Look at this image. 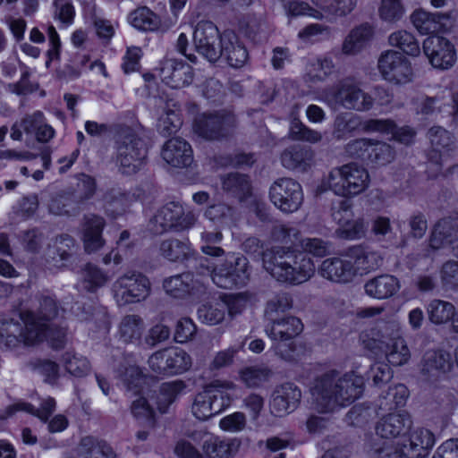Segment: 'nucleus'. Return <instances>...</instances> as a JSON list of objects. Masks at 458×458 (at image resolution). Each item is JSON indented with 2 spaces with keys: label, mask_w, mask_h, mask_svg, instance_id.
Returning <instances> with one entry per match:
<instances>
[{
  "label": "nucleus",
  "mask_w": 458,
  "mask_h": 458,
  "mask_svg": "<svg viewBox=\"0 0 458 458\" xmlns=\"http://www.w3.org/2000/svg\"><path fill=\"white\" fill-rule=\"evenodd\" d=\"M364 379L354 371L328 370L318 376L310 386L312 405L320 413H332L359 399Z\"/></svg>",
  "instance_id": "nucleus-1"
},
{
  "label": "nucleus",
  "mask_w": 458,
  "mask_h": 458,
  "mask_svg": "<svg viewBox=\"0 0 458 458\" xmlns=\"http://www.w3.org/2000/svg\"><path fill=\"white\" fill-rule=\"evenodd\" d=\"M262 266L275 280L291 285L308 282L316 271L311 258L301 250L283 246L264 250Z\"/></svg>",
  "instance_id": "nucleus-2"
},
{
  "label": "nucleus",
  "mask_w": 458,
  "mask_h": 458,
  "mask_svg": "<svg viewBox=\"0 0 458 458\" xmlns=\"http://www.w3.org/2000/svg\"><path fill=\"white\" fill-rule=\"evenodd\" d=\"M434 434L424 428H417L411 431L408 444H403L398 450L392 443L373 439L369 443V450L373 458H424L435 445Z\"/></svg>",
  "instance_id": "nucleus-3"
},
{
  "label": "nucleus",
  "mask_w": 458,
  "mask_h": 458,
  "mask_svg": "<svg viewBox=\"0 0 458 458\" xmlns=\"http://www.w3.org/2000/svg\"><path fill=\"white\" fill-rule=\"evenodd\" d=\"M324 100L330 106H339L356 112H368L374 106V98L360 82L347 77L323 92Z\"/></svg>",
  "instance_id": "nucleus-4"
},
{
  "label": "nucleus",
  "mask_w": 458,
  "mask_h": 458,
  "mask_svg": "<svg viewBox=\"0 0 458 458\" xmlns=\"http://www.w3.org/2000/svg\"><path fill=\"white\" fill-rule=\"evenodd\" d=\"M369 174L366 168L349 163L333 168L325 180L327 189L335 195L351 198L364 192L369 186Z\"/></svg>",
  "instance_id": "nucleus-5"
},
{
  "label": "nucleus",
  "mask_w": 458,
  "mask_h": 458,
  "mask_svg": "<svg viewBox=\"0 0 458 458\" xmlns=\"http://www.w3.org/2000/svg\"><path fill=\"white\" fill-rule=\"evenodd\" d=\"M234 388L235 386L229 381L211 382L195 396L192 404L193 415L200 420H207L220 413L230 406L232 401L230 391Z\"/></svg>",
  "instance_id": "nucleus-6"
},
{
  "label": "nucleus",
  "mask_w": 458,
  "mask_h": 458,
  "mask_svg": "<svg viewBox=\"0 0 458 458\" xmlns=\"http://www.w3.org/2000/svg\"><path fill=\"white\" fill-rule=\"evenodd\" d=\"M198 216L193 211L185 212L182 205L177 201H170L161 207L149 219V229L156 234L169 230L182 232L195 225Z\"/></svg>",
  "instance_id": "nucleus-7"
},
{
  "label": "nucleus",
  "mask_w": 458,
  "mask_h": 458,
  "mask_svg": "<svg viewBox=\"0 0 458 458\" xmlns=\"http://www.w3.org/2000/svg\"><path fill=\"white\" fill-rule=\"evenodd\" d=\"M34 317H25L24 313L20 314V320L4 318L0 321V344L12 349L17 347L21 343L25 345H34L42 342L40 329L33 327Z\"/></svg>",
  "instance_id": "nucleus-8"
},
{
  "label": "nucleus",
  "mask_w": 458,
  "mask_h": 458,
  "mask_svg": "<svg viewBox=\"0 0 458 458\" xmlns=\"http://www.w3.org/2000/svg\"><path fill=\"white\" fill-rule=\"evenodd\" d=\"M250 262L243 255H230L216 267L211 278L215 284L224 289L245 286L250 279Z\"/></svg>",
  "instance_id": "nucleus-9"
},
{
  "label": "nucleus",
  "mask_w": 458,
  "mask_h": 458,
  "mask_svg": "<svg viewBox=\"0 0 458 458\" xmlns=\"http://www.w3.org/2000/svg\"><path fill=\"white\" fill-rule=\"evenodd\" d=\"M332 218L338 225L335 235L344 240H360L366 236L369 222L363 216L354 217L352 204L340 200L332 208Z\"/></svg>",
  "instance_id": "nucleus-10"
},
{
  "label": "nucleus",
  "mask_w": 458,
  "mask_h": 458,
  "mask_svg": "<svg viewBox=\"0 0 458 458\" xmlns=\"http://www.w3.org/2000/svg\"><path fill=\"white\" fill-rule=\"evenodd\" d=\"M116 133L117 162L120 163L123 174H133L142 165L141 140L136 138L132 129L127 126H118Z\"/></svg>",
  "instance_id": "nucleus-11"
},
{
  "label": "nucleus",
  "mask_w": 458,
  "mask_h": 458,
  "mask_svg": "<svg viewBox=\"0 0 458 458\" xmlns=\"http://www.w3.org/2000/svg\"><path fill=\"white\" fill-rule=\"evenodd\" d=\"M186 387L182 380L176 379L161 384L158 393L154 391L145 399V426L154 428L158 414L166 412L169 405Z\"/></svg>",
  "instance_id": "nucleus-12"
},
{
  "label": "nucleus",
  "mask_w": 458,
  "mask_h": 458,
  "mask_svg": "<svg viewBox=\"0 0 458 458\" xmlns=\"http://www.w3.org/2000/svg\"><path fill=\"white\" fill-rule=\"evenodd\" d=\"M191 356L178 347H168L154 352L148 360L149 369L157 375L174 376L191 367Z\"/></svg>",
  "instance_id": "nucleus-13"
},
{
  "label": "nucleus",
  "mask_w": 458,
  "mask_h": 458,
  "mask_svg": "<svg viewBox=\"0 0 458 458\" xmlns=\"http://www.w3.org/2000/svg\"><path fill=\"white\" fill-rule=\"evenodd\" d=\"M377 68L382 78L394 85H405L413 80L411 62L396 50L382 52L377 61Z\"/></svg>",
  "instance_id": "nucleus-14"
},
{
  "label": "nucleus",
  "mask_w": 458,
  "mask_h": 458,
  "mask_svg": "<svg viewBox=\"0 0 458 458\" xmlns=\"http://www.w3.org/2000/svg\"><path fill=\"white\" fill-rule=\"evenodd\" d=\"M235 125V117L230 113H204L195 118L193 131L205 140H214L229 135Z\"/></svg>",
  "instance_id": "nucleus-15"
},
{
  "label": "nucleus",
  "mask_w": 458,
  "mask_h": 458,
  "mask_svg": "<svg viewBox=\"0 0 458 458\" xmlns=\"http://www.w3.org/2000/svg\"><path fill=\"white\" fill-rule=\"evenodd\" d=\"M269 199L276 208L289 214L297 211L303 202L301 185L292 178H280L269 188Z\"/></svg>",
  "instance_id": "nucleus-16"
},
{
  "label": "nucleus",
  "mask_w": 458,
  "mask_h": 458,
  "mask_svg": "<svg viewBox=\"0 0 458 458\" xmlns=\"http://www.w3.org/2000/svg\"><path fill=\"white\" fill-rule=\"evenodd\" d=\"M220 38L218 29L211 21L199 22L193 32L196 50L209 62L221 58V52H218Z\"/></svg>",
  "instance_id": "nucleus-17"
},
{
  "label": "nucleus",
  "mask_w": 458,
  "mask_h": 458,
  "mask_svg": "<svg viewBox=\"0 0 458 458\" xmlns=\"http://www.w3.org/2000/svg\"><path fill=\"white\" fill-rule=\"evenodd\" d=\"M412 420L410 414L405 411L398 412H390L381 417L376 424V433L380 437H372L367 443V448L369 454L373 457L369 450V443L373 439H392L405 435L411 428Z\"/></svg>",
  "instance_id": "nucleus-18"
},
{
  "label": "nucleus",
  "mask_w": 458,
  "mask_h": 458,
  "mask_svg": "<svg viewBox=\"0 0 458 458\" xmlns=\"http://www.w3.org/2000/svg\"><path fill=\"white\" fill-rule=\"evenodd\" d=\"M423 52L436 68L448 69L455 61L454 46L443 37H428L423 42Z\"/></svg>",
  "instance_id": "nucleus-19"
},
{
  "label": "nucleus",
  "mask_w": 458,
  "mask_h": 458,
  "mask_svg": "<svg viewBox=\"0 0 458 458\" xmlns=\"http://www.w3.org/2000/svg\"><path fill=\"white\" fill-rule=\"evenodd\" d=\"M156 72L161 81L173 89L190 85L193 80L192 67L176 59L165 60Z\"/></svg>",
  "instance_id": "nucleus-20"
},
{
  "label": "nucleus",
  "mask_w": 458,
  "mask_h": 458,
  "mask_svg": "<svg viewBox=\"0 0 458 458\" xmlns=\"http://www.w3.org/2000/svg\"><path fill=\"white\" fill-rule=\"evenodd\" d=\"M302 329L303 325L301 319L296 317H286L273 321L271 327H267L266 331L273 341L277 342L274 345L276 352L280 354L282 358L286 359L289 354L284 352L282 343L291 341L299 335Z\"/></svg>",
  "instance_id": "nucleus-21"
},
{
  "label": "nucleus",
  "mask_w": 458,
  "mask_h": 458,
  "mask_svg": "<svg viewBox=\"0 0 458 458\" xmlns=\"http://www.w3.org/2000/svg\"><path fill=\"white\" fill-rule=\"evenodd\" d=\"M163 160L175 168L189 167L193 162L191 146L181 137H174L166 140L161 150Z\"/></svg>",
  "instance_id": "nucleus-22"
},
{
  "label": "nucleus",
  "mask_w": 458,
  "mask_h": 458,
  "mask_svg": "<svg viewBox=\"0 0 458 458\" xmlns=\"http://www.w3.org/2000/svg\"><path fill=\"white\" fill-rule=\"evenodd\" d=\"M428 137L431 144L428 160L432 165L436 166V172H438L442 162L454 148V139L449 131L438 126L429 129Z\"/></svg>",
  "instance_id": "nucleus-23"
},
{
  "label": "nucleus",
  "mask_w": 458,
  "mask_h": 458,
  "mask_svg": "<svg viewBox=\"0 0 458 458\" xmlns=\"http://www.w3.org/2000/svg\"><path fill=\"white\" fill-rule=\"evenodd\" d=\"M301 398V392L293 383H285L277 386L270 403L271 412L276 416H284L293 411Z\"/></svg>",
  "instance_id": "nucleus-24"
},
{
  "label": "nucleus",
  "mask_w": 458,
  "mask_h": 458,
  "mask_svg": "<svg viewBox=\"0 0 458 458\" xmlns=\"http://www.w3.org/2000/svg\"><path fill=\"white\" fill-rule=\"evenodd\" d=\"M323 278L334 283L346 284L354 278V268L352 260L343 255V258L333 257L324 259L318 269Z\"/></svg>",
  "instance_id": "nucleus-25"
},
{
  "label": "nucleus",
  "mask_w": 458,
  "mask_h": 458,
  "mask_svg": "<svg viewBox=\"0 0 458 458\" xmlns=\"http://www.w3.org/2000/svg\"><path fill=\"white\" fill-rule=\"evenodd\" d=\"M451 356L444 351L429 350L426 352L420 361V374L428 381L439 378L450 371Z\"/></svg>",
  "instance_id": "nucleus-26"
},
{
  "label": "nucleus",
  "mask_w": 458,
  "mask_h": 458,
  "mask_svg": "<svg viewBox=\"0 0 458 458\" xmlns=\"http://www.w3.org/2000/svg\"><path fill=\"white\" fill-rule=\"evenodd\" d=\"M366 336V347L377 353L382 352L393 341L403 335L397 323L386 322L371 328Z\"/></svg>",
  "instance_id": "nucleus-27"
},
{
  "label": "nucleus",
  "mask_w": 458,
  "mask_h": 458,
  "mask_svg": "<svg viewBox=\"0 0 458 458\" xmlns=\"http://www.w3.org/2000/svg\"><path fill=\"white\" fill-rule=\"evenodd\" d=\"M280 161L288 170L305 173L314 164V151L306 146L293 145L284 149Z\"/></svg>",
  "instance_id": "nucleus-28"
},
{
  "label": "nucleus",
  "mask_w": 458,
  "mask_h": 458,
  "mask_svg": "<svg viewBox=\"0 0 458 458\" xmlns=\"http://www.w3.org/2000/svg\"><path fill=\"white\" fill-rule=\"evenodd\" d=\"M219 47L221 57L225 58L230 66L240 68L244 65L248 59V52L234 32L227 30L221 34Z\"/></svg>",
  "instance_id": "nucleus-29"
},
{
  "label": "nucleus",
  "mask_w": 458,
  "mask_h": 458,
  "mask_svg": "<svg viewBox=\"0 0 458 458\" xmlns=\"http://www.w3.org/2000/svg\"><path fill=\"white\" fill-rule=\"evenodd\" d=\"M344 257L352 260L354 276L358 272L368 273L376 270L382 265V258L377 251L370 250L362 245H354L348 248Z\"/></svg>",
  "instance_id": "nucleus-30"
},
{
  "label": "nucleus",
  "mask_w": 458,
  "mask_h": 458,
  "mask_svg": "<svg viewBox=\"0 0 458 458\" xmlns=\"http://www.w3.org/2000/svg\"><path fill=\"white\" fill-rule=\"evenodd\" d=\"M458 236V210L450 216L440 219L434 226L430 246L433 249H440L453 244Z\"/></svg>",
  "instance_id": "nucleus-31"
},
{
  "label": "nucleus",
  "mask_w": 458,
  "mask_h": 458,
  "mask_svg": "<svg viewBox=\"0 0 458 458\" xmlns=\"http://www.w3.org/2000/svg\"><path fill=\"white\" fill-rule=\"evenodd\" d=\"M411 20L421 34L437 33L445 30L450 23V15L442 13H428L424 10L415 11Z\"/></svg>",
  "instance_id": "nucleus-32"
},
{
  "label": "nucleus",
  "mask_w": 458,
  "mask_h": 458,
  "mask_svg": "<svg viewBox=\"0 0 458 458\" xmlns=\"http://www.w3.org/2000/svg\"><path fill=\"white\" fill-rule=\"evenodd\" d=\"M114 293L120 304H129L140 301L143 284L140 274L125 275L114 284Z\"/></svg>",
  "instance_id": "nucleus-33"
},
{
  "label": "nucleus",
  "mask_w": 458,
  "mask_h": 458,
  "mask_svg": "<svg viewBox=\"0 0 458 458\" xmlns=\"http://www.w3.org/2000/svg\"><path fill=\"white\" fill-rule=\"evenodd\" d=\"M241 441L237 438L222 439L212 436L202 444L204 458H233L239 451Z\"/></svg>",
  "instance_id": "nucleus-34"
},
{
  "label": "nucleus",
  "mask_w": 458,
  "mask_h": 458,
  "mask_svg": "<svg viewBox=\"0 0 458 458\" xmlns=\"http://www.w3.org/2000/svg\"><path fill=\"white\" fill-rule=\"evenodd\" d=\"M56 403L53 397H47L41 401L38 408L26 402H18L6 407L0 420H5L18 411H24L38 418L42 422H47L55 410Z\"/></svg>",
  "instance_id": "nucleus-35"
},
{
  "label": "nucleus",
  "mask_w": 458,
  "mask_h": 458,
  "mask_svg": "<svg viewBox=\"0 0 458 458\" xmlns=\"http://www.w3.org/2000/svg\"><path fill=\"white\" fill-rule=\"evenodd\" d=\"M74 239L68 234H61L55 238L46 252V259L55 267H62L73 254Z\"/></svg>",
  "instance_id": "nucleus-36"
},
{
  "label": "nucleus",
  "mask_w": 458,
  "mask_h": 458,
  "mask_svg": "<svg viewBox=\"0 0 458 458\" xmlns=\"http://www.w3.org/2000/svg\"><path fill=\"white\" fill-rule=\"evenodd\" d=\"M222 189L229 197L242 201L251 195V182L247 174L229 173L221 176Z\"/></svg>",
  "instance_id": "nucleus-37"
},
{
  "label": "nucleus",
  "mask_w": 458,
  "mask_h": 458,
  "mask_svg": "<svg viewBox=\"0 0 458 458\" xmlns=\"http://www.w3.org/2000/svg\"><path fill=\"white\" fill-rule=\"evenodd\" d=\"M364 129L368 132L377 131L383 133L392 132L394 139L403 144H410L413 141L416 131L408 126L395 130V124L388 119H369L366 121Z\"/></svg>",
  "instance_id": "nucleus-38"
},
{
  "label": "nucleus",
  "mask_w": 458,
  "mask_h": 458,
  "mask_svg": "<svg viewBox=\"0 0 458 458\" xmlns=\"http://www.w3.org/2000/svg\"><path fill=\"white\" fill-rule=\"evenodd\" d=\"M400 288L398 279L391 275H381L369 280L365 285V293L375 299L384 300L392 297Z\"/></svg>",
  "instance_id": "nucleus-39"
},
{
  "label": "nucleus",
  "mask_w": 458,
  "mask_h": 458,
  "mask_svg": "<svg viewBox=\"0 0 458 458\" xmlns=\"http://www.w3.org/2000/svg\"><path fill=\"white\" fill-rule=\"evenodd\" d=\"M191 244L187 239L169 237L158 245V254L167 261L182 262L191 255Z\"/></svg>",
  "instance_id": "nucleus-40"
},
{
  "label": "nucleus",
  "mask_w": 458,
  "mask_h": 458,
  "mask_svg": "<svg viewBox=\"0 0 458 458\" xmlns=\"http://www.w3.org/2000/svg\"><path fill=\"white\" fill-rule=\"evenodd\" d=\"M58 306L55 300L52 297L44 296L39 301V308L37 312L26 311L23 312L25 317L30 315L34 317L33 327L40 329L42 333V339L46 335L45 330L47 327L52 325V321L58 316Z\"/></svg>",
  "instance_id": "nucleus-41"
},
{
  "label": "nucleus",
  "mask_w": 458,
  "mask_h": 458,
  "mask_svg": "<svg viewBox=\"0 0 458 458\" xmlns=\"http://www.w3.org/2000/svg\"><path fill=\"white\" fill-rule=\"evenodd\" d=\"M324 14V19L346 17L353 12L358 0H310Z\"/></svg>",
  "instance_id": "nucleus-42"
},
{
  "label": "nucleus",
  "mask_w": 458,
  "mask_h": 458,
  "mask_svg": "<svg viewBox=\"0 0 458 458\" xmlns=\"http://www.w3.org/2000/svg\"><path fill=\"white\" fill-rule=\"evenodd\" d=\"M165 293L177 299H184L194 288V278L191 273H182L167 277L163 282Z\"/></svg>",
  "instance_id": "nucleus-43"
},
{
  "label": "nucleus",
  "mask_w": 458,
  "mask_h": 458,
  "mask_svg": "<svg viewBox=\"0 0 458 458\" xmlns=\"http://www.w3.org/2000/svg\"><path fill=\"white\" fill-rule=\"evenodd\" d=\"M78 452L84 458H116L113 448L106 442L89 436L81 439Z\"/></svg>",
  "instance_id": "nucleus-44"
},
{
  "label": "nucleus",
  "mask_w": 458,
  "mask_h": 458,
  "mask_svg": "<svg viewBox=\"0 0 458 458\" xmlns=\"http://www.w3.org/2000/svg\"><path fill=\"white\" fill-rule=\"evenodd\" d=\"M365 123H362L361 118L352 113H342L336 115L334 121L333 135L338 140H344L352 136L355 131L360 128L363 129Z\"/></svg>",
  "instance_id": "nucleus-45"
},
{
  "label": "nucleus",
  "mask_w": 458,
  "mask_h": 458,
  "mask_svg": "<svg viewBox=\"0 0 458 458\" xmlns=\"http://www.w3.org/2000/svg\"><path fill=\"white\" fill-rule=\"evenodd\" d=\"M373 29L369 24H362L353 29L343 43L342 51L345 55L359 53L372 38Z\"/></svg>",
  "instance_id": "nucleus-46"
},
{
  "label": "nucleus",
  "mask_w": 458,
  "mask_h": 458,
  "mask_svg": "<svg viewBox=\"0 0 458 458\" xmlns=\"http://www.w3.org/2000/svg\"><path fill=\"white\" fill-rule=\"evenodd\" d=\"M49 213L55 216H76L80 208L73 199L72 193L63 192L53 195L47 205Z\"/></svg>",
  "instance_id": "nucleus-47"
},
{
  "label": "nucleus",
  "mask_w": 458,
  "mask_h": 458,
  "mask_svg": "<svg viewBox=\"0 0 458 458\" xmlns=\"http://www.w3.org/2000/svg\"><path fill=\"white\" fill-rule=\"evenodd\" d=\"M395 157V151L386 142L373 140L367 159V164L373 166H384Z\"/></svg>",
  "instance_id": "nucleus-48"
},
{
  "label": "nucleus",
  "mask_w": 458,
  "mask_h": 458,
  "mask_svg": "<svg viewBox=\"0 0 458 458\" xmlns=\"http://www.w3.org/2000/svg\"><path fill=\"white\" fill-rule=\"evenodd\" d=\"M389 44L402 50L404 54L411 56H418L420 53V47L414 35L406 30H398L390 34L388 38Z\"/></svg>",
  "instance_id": "nucleus-49"
},
{
  "label": "nucleus",
  "mask_w": 458,
  "mask_h": 458,
  "mask_svg": "<svg viewBox=\"0 0 458 458\" xmlns=\"http://www.w3.org/2000/svg\"><path fill=\"white\" fill-rule=\"evenodd\" d=\"M427 310L429 320L436 325L445 324L455 315V307L451 302L437 299L429 302Z\"/></svg>",
  "instance_id": "nucleus-50"
},
{
  "label": "nucleus",
  "mask_w": 458,
  "mask_h": 458,
  "mask_svg": "<svg viewBox=\"0 0 458 458\" xmlns=\"http://www.w3.org/2000/svg\"><path fill=\"white\" fill-rule=\"evenodd\" d=\"M408 397V389L403 384L390 386L386 394L379 397L377 406L382 411H391L403 406Z\"/></svg>",
  "instance_id": "nucleus-51"
},
{
  "label": "nucleus",
  "mask_w": 458,
  "mask_h": 458,
  "mask_svg": "<svg viewBox=\"0 0 458 458\" xmlns=\"http://www.w3.org/2000/svg\"><path fill=\"white\" fill-rule=\"evenodd\" d=\"M382 352L393 366H403L411 359V352L403 336L393 341Z\"/></svg>",
  "instance_id": "nucleus-52"
},
{
  "label": "nucleus",
  "mask_w": 458,
  "mask_h": 458,
  "mask_svg": "<svg viewBox=\"0 0 458 458\" xmlns=\"http://www.w3.org/2000/svg\"><path fill=\"white\" fill-rule=\"evenodd\" d=\"M334 70L335 64L332 59L327 57L317 59L310 64L305 80L311 83L324 81L334 72Z\"/></svg>",
  "instance_id": "nucleus-53"
},
{
  "label": "nucleus",
  "mask_w": 458,
  "mask_h": 458,
  "mask_svg": "<svg viewBox=\"0 0 458 458\" xmlns=\"http://www.w3.org/2000/svg\"><path fill=\"white\" fill-rule=\"evenodd\" d=\"M123 382L130 398L141 394L143 376L140 368L135 365L126 367L123 374Z\"/></svg>",
  "instance_id": "nucleus-54"
},
{
  "label": "nucleus",
  "mask_w": 458,
  "mask_h": 458,
  "mask_svg": "<svg viewBox=\"0 0 458 458\" xmlns=\"http://www.w3.org/2000/svg\"><path fill=\"white\" fill-rule=\"evenodd\" d=\"M226 305L221 302L203 304L198 309L199 319L208 325H218L225 318Z\"/></svg>",
  "instance_id": "nucleus-55"
},
{
  "label": "nucleus",
  "mask_w": 458,
  "mask_h": 458,
  "mask_svg": "<svg viewBox=\"0 0 458 458\" xmlns=\"http://www.w3.org/2000/svg\"><path fill=\"white\" fill-rule=\"evenodd\" d=\"M182 124L179 108L168 107L160 116L157 123L159 132L165 136H170L179 131Z\"/></svg>",
  "instance_id": "nucleus-56"
},
{
  "label": "nucleus",
  "mask_w": 458,
  "mask_h": 458,
  "mask_svg": "<svg viewBox=\"0 0 458 458\" xmlns=\"http://www.w3.org/2000/svg\"><path fill=\"white\" fill-rule=\"evenodd\" d=\"M289 136L293 140L307 141L313 144L322 140L319 131L309 128L297 118L291 122Z\"/></svg>",
  "instance_id": "nucleus-57"
},
{
  "label": "nucleus",
  "mask_w": 458,
  "mask_h": 458,
  "mask_svg": "<svg viewBox=\"0 0 458 458\" xmlns=\"http://www.w3.org/2000/svg\"><path fill=\"white\" fill-rule=\"evenodd\" d=\"M121 336L124 342H140L142 335L141 318L140 316H126L120 326Z\"/></svg>",
  "instance_id": "nucleus-58"
},
{
  "label": "nucleus",
  "mask_w": 458,
  "mask_h": 458,
  "mask_svg": "<svg viewBox=\"0 0 458 458\" xmlns=\"http://www.w3.org/2000/svg\"><path fill=\"white\" fill-rule=\"evenodd\" d=\"M299 246L301 248L303 253L310 254L314 257H325L331 251V243L321 238H300Z\"/></svg>",
  "instance_id": "nucleus-59"
},
{
  "label": "nucleus",
  "mask_w": 458,
  "mask_h": 458,
  "mask_svg": "<svg viewBox=\"0 0 458 458\" xmlns=\"http://www.w3.org/2000/svg\"><path fill=\"white\" fill-rule=\"evenodd\" d=\"M272 372L265 367H249L241 371L242 380L249 387H256L268 380Z\"/></svg>",
  "instance_id": "nucleus-60"
},
{
  "label": "nucleus",
  "mask_w": 458,
  "mask_h": 458,
  "mask_svg": "<svg viewBox=\"0 0 458 458\" xmlns=\"http://www.w3.org/2000/svg\"><path fill=\"white\" fill-rule=\"evenodd\" d=\"M223 234L221 232H203L201 233V251L208 256L221 257L225 254V250L216 246L222 241Z\"/></svg>",
  "instance_id": "nucleus-61"
},
{
  "label": "nucleus",
  "mask_w": 458,
  "mask_h": 458,
  "mask_svg": "<svg viewBox=\"0 0 458 458\" xmlns=\"http://www.w3.org/2000/svg\"><path fill=\"white\" fill-rule=\"evenodd\" d=\"M373 139L359 138L350 140L344 146L345 154L352 158H359L367 163Z\"/></svg>",
  "instance_id": "nucleus-62"
},
{
  "label": "nucleus",
  "mask_w": 458,
  "mask_h": 458,
  "mask_svg": "<svg viewBox=\"0 0 458 458\" xmlns=\"http://www.w3.org/2000/svg\"><path fill=\"white\" fill-rule=\"evenodd\" d=\"M64 363L66 370L75 377H83L90 369L89 362L85 357L68 352L64 354Z\"/></svg>",
  "instance_id": "nucleus-63"
},
{
  "label": "nucleus",
  "mask_w": 458,
  "mask_h": 458,
  "mask_svg": "<svg viewBox=\"0 0 458 458\" xmlns=\"http://www.w3.org/2000/svg\"><path fill=\"white\" fill-rule=\"evenodd\" d=\"M378 12L381 19L388 22H394L403 17L404 6L402 0H381Z\"/></svg>",
  "instance_id": "nucleus-64"
}]
</instances>
